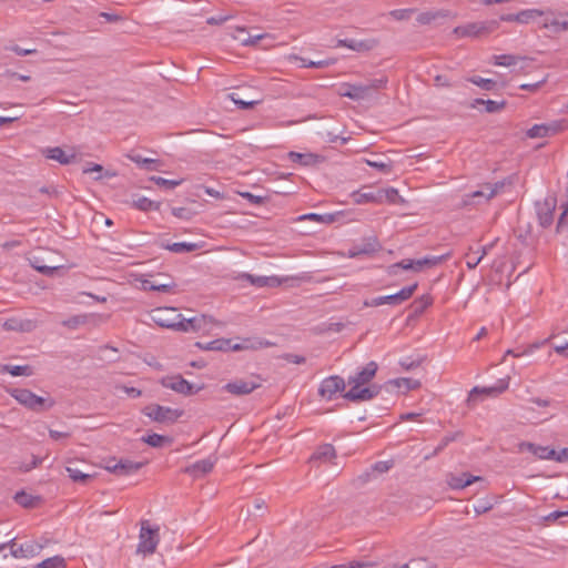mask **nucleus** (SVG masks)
Wrapping results in <instances>:
<instances>
[{"label": "nucleus", "mask_w": 568, "mask_h": 568, "mask_svg": "<svg viewBox=\"0 0 568 568\" xmlns=\"http://www.w3.org/2000/svg\"><path fill=\"white\" fill-rule=\"evenodd\" d=\"M377 369V363L371 361L365 366L359 368L353 376H349L347 382L352 387L343 395L344 398L357 403L371 400L376 397L381 388L376 385H367L375 377Z\"/></svg>", "instance_id": "1"}, {"label": "nucleus", "mask_w": 568, "mask_h": 568, "mask_svg": "<svg viewBox=\"0 0 568 568\" xmlns=\"http://www.w3.org/2000/svg\"><path fill=\"white\" fill-rule=\"evenodd\" d=\"M418 284L414 283L412 285L405 286L402 290H399L395 294L390 295H384V296H376L371 300L364 301V306L366 307H377L384 304H388L392 306H397L409 300L415 291L417 290Z\"/></svg>", "instance_id": "2"}, {"label": "nucleus", "mask_w": 568, "mask_h": 568, "mask_svg": "<svg viewBox=\"0 0 568 568\" xmlns=\"http://www.w3.org/2000/svg\"><path fill=\"white\" fill-rule=\"evenodd\" d=\"M10 395L21 405L24 407L40 412L44 409V404L48 402L47 408H51L54 405V400L45 399L41 396H38L33 392L27 389V388H14L10 392Z\"/></svg>", "instance_id": "3"}, {"label": "nucleus", "mask_w": 568, "mask_h": 568, "mask_svg": "<svg viewBox=\"0 0 568 568\" xmlns=\"http://www.w3.org/2000/svg\"><path fill=\"white\" fill-rule=\"evenodd\" d=\"M497 27V21L470 22L454 28L453 33L459 38H479L495 31Z\"/></svg>", "instance_id": "4"}, {"label": "nucleus", "mask_w": 568, "mask_h": 568, "mask_svg": "<svg viewBox=\"0 0 568 568\" xmlns=\"http://www.w3.org/2000/svg\"><path fill=\"white\" fill-rule=\"evenodd\" d=\"M159 540V528H151L149 521L143 520L139 535L138 551L144 555H152L156 550Z\"/></svg>", "instance_id": "5"}, {"label": "nucleus", "mask_w": 568, "mask_h": 568, "mask_svg": "<svg viewBox=\"0 0 568 568\" xmlns=\"http://www.w3.org/2000/svg\"><path fill=\"white\" fill-rule=\"evenodd\" d=\"M142 413L158 423H174L182 415L181 410L172 409L170 407L161 406L158 404L145 406Z\"/></svg>", "instance_id": "6"}, {"label": "nucleus", "mask_w": 568, "mask_h": 568, "mask_svg": "<svg viewBox=\"0 0 568 568\" xmlns=\"http://www.w3.org/2000/svg\"><path fill=\"white\" fill-rule=\"evenodd\" d=\"M178 317H180V320L176 322L156 321V323L161 327H166L179 332H199L205 325V317L203 315L194 316L191 318H183L181 315H178Z\"/></svg>", "instance_id": "7"}, {"label": "nucleus", "mask_w": 568, "mask_h": 568, "mask_svg": "<svg viewBox=\"0 0 568 568\" xmlns=\"http://www.w3.org/2000/svg\"><path fill=\"white\" fill-rule=\"evenodd\" d=\"M509 387V377L498 379L491 386H475L468 395V403H475L478 396L497 397Z\"/></svg>", "instance_id": "8"}, {"label": "nucleus", "mask_w": 568, "mask_h": 568, "mask_svg": "<svg viewBox=\"0 0 568 568\" xmlns=\"http://www.w3.org/2000/svg\"><path fill=\"white\" fill-rule=\"evenodd\" d=\"M345 389V381L338 375L324 378L318 387V394L327 400H332L338 393Z\"/></svg>", "instance_id": "9"}, {"label": "nucleus", "mask_w": 568, "mask_h": 568, "mask_svg": "<svg viewBox=\"0 0 568 568\" xmlns=\"http://www.w3.org/2000/svg\"><path fill=\"white\" fill-rule=\"evenodd\" d=\"M50 544V539H44V544L40 541L28 540L18 544V548L11 551V556L16 559H30L40 555V552Z\"/></svg>", "instance_id": "10"}, {"label": "nucleus", "mask_w": 568, "mask_h": 568, "mask_svg": "<svg viewBox=\"0 0 568 568\" xmlns=\"http://www.w3.org/2000/svg\"><path fill=\"white\" fill-rule=\"evenodd\" d=\"M566 128L567 124L564 121L535 124L527 131V136L530 139L547 138L564 131Z\"/></svg>", "instance_id": "11"}, {"label": "nucleus", "mask_w": 568, "mask_h": 568, "mask_svg": "<svg viewBox=\"0 0 568 568\" xmlns=\"http://www.w3.org/2000/svg\"><path fill=\"white\" fill-rule=\"evenodd\" d=\"M487 192L488 190H486L485 183L480 184L478 190L462 196L458 207L473 209L478 205L488 203L491 200V196H488Z\"/></svg>", "instance_id": "12"}, {"label": "nucleus", "mask_w": 568, "mask_h": 568, "mask_svg": "<svg viewBox=\"0 0 568 568\" xmlns=\"http://www.w3.org/2000/svg\"><path fill=\"white\" fill-rule=\"evenodd\" d=\"M379 44V41L375 38H367L363 40L357 39H339L337 40L336 47L338 48H347L353 51L364 53L369 52L377 48Z\"/></svg>", "instance_id": "13"}, {"label": "nucleus", "mask_w": 568, "mask_h": 568, "mask_svg": "<svg viewBox=\"0 0 568 568\" xmlns=\"http://www.w3.org/2000/svg\"><path fill=\"white\" fill-rule=\"evenodd\" d=\"M257 387L260 384L253 379H235L225 384L223 389L232 395L242 396L251 394Z\"/></svg>", "instance_id": "14"}, {"label": "nucleus", "mask_w": 568, "mask_h": 568, "mask_svg": "<svg viewBox=\"0 0 568 568\" xmlns=\"http://www.w3.org/2000/svg\"><path fill=\"white\" fill-rule=\"evenodd\" d=\"M162 385L165 388L172 389L183 395H191L195 393L194 386L181 375L164 377L162 379Z\"/></svg>", "instance_id": "15"}, {"label": "nucleus", "mask_w": 568, "mask_h": 568, "mask_svg": "<svg viewBox=\"0 0 568 568\" xmlns=\"http://www.w3.org/2000/svg\"><path fill=\"white\" fill-rule=\"evenodd\" d=\"M234 280L236 281H246L253 286L256 287H274L281 284V281L276 276H264V275H253L250 273H239Z\"/></svg>", "instance_id": "16"}, {"label": "nucleus", "mask_w": 568, "mask_h": 568, "mask_svg": "<svg viewBox=\"0 0 568 568\" xmlns=\"http://www.w3.org/2000/svg\"><path fill=\"white\" fill-rule=\"evenodd\" d=\"M483 480H484L483 477L475 476L469 473H462L459 475L450 474L447 477V485L453 490H462V489L473 485L474 483L483 481Z\"/></svg>", "instance_id": "17"}, {"label": "nucleus", "mask_w": 568, "mask_h": 568, "mask_svg": "<svg viewBox=\"0 0 568 568\" xmlns=\"http://www.w3.org/2000/svg\"><path fill=\"white\" fill-rule=\"evenodd\" d=\"M215 463V457H207L185 467L184 473L190 474L193 477H200L209 474L213 469Z\"/></svg>", "instance_id": "18"}, {"label": "nucleus", "mask_w": 568, "mask_h": 568, "mask_svg": "<svg viewBox=\"0 0 568 568\" xmlns=\"http://www.w3.org/2000/svg\"><path fill=\"white\" fill-rule=\"evenodd\" d=\"M555 212V202L546 200L544 203L537 204V216L539 224L542 227H548L552 224Z\"/></svg>", "instance_id": "19"}, {"label": "nucleus", "mask_w": 568, "mask_h": 568, "mask_svg": "<svg viewBox=\"0 0 568 568\" xmlns=\"http://www.w3.org/2000/svg\"><path fill=\"white\" fill-rule=\"evenodd\" d=\"M353 202L356 204H366V203H382L383 202V192L382 191H365L358 190L354 191L351 194Z\"/></svg>", "instance_id": "20"}, {"label": "nucleus", "mask_w": 568, "mask_h": 568, "mask_svg": "<svg viewBox=\"0 0 568 568\" xmlns=\"http://www.w3.org/2000/svg\"><path fill=\"white\" fill-rule=\"evenodd\" d=\"M199 345L201 348L207 351H240L246 347L241 344H232V341L227 338H216L214 341L207 342L205 345Z\"/></svg>", "instance_id": "21"}, {"label": "nucleus", "mask_w": 568, "mask_h": 568, "mask_svg": "<svg viewBox=\"0 0 568 568\" xmlns=\"http://www.w3.org/2000/svg\"><path fill=\"white\" fill-rule=\"evenodd\" d=\"M45 158L54 160L62 165L72 163L75 160V153L67 154L60 146L48 148L43 151Z\"/></svg>", "instance_id": "22"}, {"label": "nucleus", "mask_w": 568, "mask_h": 568, "mask_svg": "<svg viewBox=\"0 0 568 568\" xmlns=\"http://www.w3.org/2000/svg\"><path fill=\"white\" fill-rule=\"evenodd\" d=\"M288 159L294 162L298 163L303 166H311L320 163L322 161V156L315 153H300L291 151L288 153Z\"/></svg>", "instance_id": "23"}, {"label": "nucleus", "mask_w": 568, "mask_h": 568, "mask_svg": "<svg viewBox=\"0 0 568 568\" xmlns=\"http://www.w3.org/2000/svg\"><path fill=\"white\" fill-rule=\"evenodd\" d=\"M456 14L453 13L449 10L440 9L435 11H426L422 12L417 17V21L420 24H429L433 21H436L438 19H446V18H455Z\"/></svg>", "instance_id": "24"}, {"label": "nucleus", "mask_w": 568, "mask_h": 568, "mask_svg": "<svg viewBox=\"0 0 568 568\" xmlns=\"http://www.w3.org/2000/svg\"><path fill=\"white\" fill-rule=\"evenodd\" d=\"M545 19L542 22V28L552 29L555 32L566 31L568 30V21L559 20L558 17L554 16L551 10L545 11Z\"/></svg>", "instance_id": "25"}, {"label": "nucleus", "mask_w": 568, "mask_h": 568, "mask_svg": "<svg viewBox=\"0 0 568 568\" xmlns=\"http://www.w3.org/2000/svg\"><path fill=\"white\" fill-rule=\"evenodd\" d=\"M336 457V450L332 444H323L311 456V462H331Z\"/></svg>", "instance_id": "26"}, {"label": "nucleus", "mask_w": 568, "mask_h": 568, "mask_svg": "<svg viewBox=\"0 0 568 568\" xmlns=\"http://www.w3.org/2000/svg\"><path fill=\"white\" fill-rule=\"evenodd\" d=\"M141 463H134L131 460H120L115 463L113 466H108L106 468L114 474L129 475L138 471L141 468Z\"/></svg>", "instance_id": "27"}, {"label": "nucleus", "mask_w": 568, "mask_h": 568, "mask_svg": "<svg viewBox=\"0 0 568 568\" xmlns=\"http://www.w3.org/2000/svg\"><path fill=\"white\" fill-rule=\"evenodd\" d=\"M13 500L23 508L31 509L36 508L41 503L40 496H33L26 493L24 490L17 491L13 496Z\"/></svg>", "instance_id": "28"}, {"label": "nucleus", "mask_w": 568, "mask_h": 568, "mask_svg": "<svg viewBox=\"0 0 568 568\" xmlns=\"http://www.w3.org/2000/svg\"><path fill=\"white\" fill-rule=\"evenodd\" d=\"M449 254L440 255V256H425L423 258L414 260L415 272H420L425 267H434L442 264L444 261L448 258Z\"/></svg>", "instance_id": "29"}, {"label": "nucleus", "mask_w": 568, "mask_h": 568, "mask_svg": "<svg viewBox=\"0 0 568 568\" xmlns=\"http://www.w3.org/2000/svg\"><path fill=\"white\" fill-rule=\"evenodd\" d=\"M379 248L378 241L374 237L372 241H368L367 243L363 245L354 246L349 250L348 256L349 257H357L359 255H369L375 252H377Z\"/></svg>", "instance_id": "30"}, {"label": "nucleus", "mask_w": 568, "mask_h": 568, "mask_svg": "<svg viewBox=\"0 0 568 568\" xmlns=\"http://www.w3.org/2000/svg\"><path fill=\"white\" fill-rule=\"evenodd\" d=\"M160 203L148 199L146 196H136L132 200V206L142 212L159 211Z\"/></svg>", "instance_id": "31"}, {"label": "nucleus", "mask_w": 568, "mask_h": 568, "mask_svg": "<svg viewBox=\"0 0 568 568\" xmlns=\"http://www.w3.org/2000/svg\"><path fill=\"white\" fill-rule=\"evenodd\" d=\"M160 247L169 250L173 253L181 254L185 252H193L195 251L199 245L196 243H190V242H175V243H160Z\"/></svg>", "instance_id": "32"}, {"label": "nucleus", "mask_w": 568, "mask_h": 568, "mask_svg": "<svg viewBox=\"0 0 568 568\" xmlns=\"http://www.w3.org/2000/svg\"><path fill=\"white\" fill-rule=\"evenodd\" d=\"M345 87H346V90L344 92H342L343 97L349 98L355 101L363 100L367 97L366 88H364L363 83L346 84Z\"/></svg>", "instance_id": "33"}, {"label": "nucleus", "mask_w": 568, "mask_h": 568, "mask_svg": "<svg viewBox=\"0 0 568 568\" xmlns=\"http://www.w3.org/2000/svg\"><path fill=\"white\" fill-rule=\"evenodd\" d=\"M513 178L508 176L495 183H485V185L486 190H488V196H491V199H494L496 195L503 193L506 186L513 185Z\"/></svg>", "instance_id": "34"}, {"label": "nucleus", "mask_w": 568, "mask_h": 568, "mask_svg": "<svg viewBox=\"0 0 568 568\" xmlns=\"http://www.w3.org/2000/svg\"><path fill=\"white\" fill-rule=\"evenodd\" d=\"M517 447H518L519 453L529 452L537 459H540V460H541V456L545 455V449H546V446H541V445L530 443V442H520Z\"/></svg>", "instance_id": "35"}, {"label": "nucleus", "mask_w": 568, "mask_h": 568, "mask_svg": "<svg viewBox=\"0 0 568 568\" xmlns=\"http://www.w3.org/2000/svg\"><path fill=\"white\" fill-rule=\"evenodd\" d=\"M141 440L151 447L160 448L166 444H171L172 439L168 436L160 434H148L141 438Z\"/></svg>", "instance_id": "36"}, {"label": "nucleus", "mask_w": 568, "mask_h": 568, "mask_svg": "<svg viewBox=\"0 0 568 568\" xmlns=\"http://www.w3.org/2000/svg\"><path fill=\"white\" fill-rule=\"evenodd\" d=\"M128 158L134 162L135 164H138L139 166L141 168H144L146 170H156V165L159 164V161L158 160H154V159H149V158H143L141 154H136V153H130L128 154Z\"/></svg>", "instance_id": "37"}, {"label": "nucleus", "mask_w": 568, "mask_h": 568, "mask_svg": "<svg viewBox=\"0 0 568 568\" xmlns=\"http://www.w3.org/2000/svg\"><path fill=\"white\" fill-rule=\"evenodd\" d=\"M2 372H8L12 376H31L33 368L30 365H3Z\"/></svg>", "instance_id": "38"}, {"label": "nucleus", "mask_w": 568, "mask_h": 568, "mask_svg": "<svg viewBox=\"0 0 568 568\" xmlns=\"http://www.w3.org/2000/svg\"><path fill=\"white\" fill-rule=\"evenodd\" d=\"M67 561L65 559L60 556L55 555L52 557H49L41 562L37 564L36 568H65Z\"/></svg>", "instance_id": "39"}, {"label": "nucleus", "mask_w": 568, "mask_h": 568, "mask_svg": "<svg viewBox=\"0 0 568 568\" xmlns=\"http://www.w3.org/2000/svg\"><path fill=\"white\" fill-rule=\"evenodd\" d=\"M545 11L539 9H525L516 13V18H518L517 22L521 24L528 23L530 20L536 17H542Z\"/></svg>", "instance_id": "40"}, {"label": "nucleus", "mask_w": 568, "mask_h": 568, "mask_svg": "<svg viewBox=\"0 0 568 568\" xmlns=\"http://www.w3.org/2000/svg\"><path fill=\"white\" fill-rule=\"evenodd\" d=\"M294 60L301 62L302 68H314V69H323L333 63V60H320V61H312L307 60L305 58L298 57V55H292Z\"/></svg>", "instance_id": "41"}, {"label": "nucleus", "mask_w": 568, "mask_h": 568, "mask_svg": "<svg viewBox=\"0 0 568 568\" xmlns=\"http://www.w3.org/2000/svg\"><path fill=\"white\" fill-rule=\"evenodd\" d=\"M65 471L68 473V476L74 483L85 484L89 479L92 478V476L90 474L83 473L80 469L71 467V466L65 467Z\"/></svg>", "instance_id": "42"}, {"label": "nucleus", "mask_w": 568, "mask_h": 568, "mask_svg": "<svg viewBox=\"0 0 568 568\" xmlns=\"http://www.w3.org/2000/svg\"><path fill=\"white\" fill-rule=\"evenodd\" d=\"M433 303V298L430 295L426 294L418 298H416L412 306L414 308L415 314H422L428 306Z\"/></svg>", "instance_id": "43"}, {"label": "nucleus", "mask_w": 568, "mask_h": 568, "mask_svg": "<svg viewBox=\"0 0 568 568\" xmlns=\"http://www.w3.org/2000/svg\"><path fill=\"white\" fill-rule=\"evenodd\" d=\"M467 80L470 83H473L484 90H487V91L493 90L496 85V82L493 79H485V78H481L478 75L470 77Z\"/></svg>", "instance_id": "44"}, {"label": "nucleus", "mask_w": 568, "mask_h": 568, "mask_svg": "<svg viewBox=\"0 0 568 568\" xmlns=\"http://www.w3.org/2000/svg\"><path fill=\"white\" fill-rule=\"evenodd\" d=\"M387 83V77H381L369 80L367 83L364 84V88H366V94L368 95L371 91H376L386 88Z\"/></svg>", "instance_id": "45"}, {"label": "nucleus", "mask_w": 568, "mask_h": 568, "mask_svg": "<svg viewBox=\"0 0 568 568\" xmlns=\"http://www.w3.org/2000/svg\"><path fill=\"white\" fill-rule=\"evenodd\" d=\"M518 57L514 54H498L494 55V64L499 67H511L515 65Z\"/></svg>", "instance_id": "46"}, {"label": "nucleus", "mask_w": 568, "mask_h": 568, "mask_svg": "<svg viewBox=\"0 0 568 568\" xmlns=\"http://www.w3.org/2000/svg\"><path fill=\"white\" fill-rule=\"evenodd\" d=\"M392 383H394L398 388L404 387L407 390L416 389L420 386V383L417 379L406 377L397 378L392 381Z\"/></svg>", "instance_id": "47"}, {"label": "nucleus", "mask_w": 568, "mask_h": 568, "mask_svg": "<svg viewBox=\"0 0 568 568\" xmlns=\"http://www.w3.org/2000/svg\"><path fill=\"white\" fill-rule=\"evenodd\" d=\"M31 266L44 275H51L58 268L57 266H48L43 264L39 257H33L31 260Z\"/></svg>", "instance_id": "48"}, {"label": "nucleus", "mask_w": 568, "mask_h": 568, "mask_svg": "<svg viewBox=\"0 0 568 568\" xmlns=\"http://www.w3.org/2000/svg\"><path fill=\"white\" fill-rule=\"evenodd\" d=\"M151 181L168 190H172L182 183V180H168L161 176H152Z\"/></svg>", "instance_id": "49"}, {"label": "nucleus", "mask_w": 568, "mask_h": 568, "mask_svg": "<svg viewBox=\"0 0 568 568\" xmlns=\"http://www.w3.org/2000/svg\"><path fill=\"white\" fill-rule=\"evenodd\" d=\"M552 337H554V335H551L548 338H545L542 341H537V342H534V343L527 345L525 348L521 349V353L519 355H531L537 349L545 346Z\"/></svg>", "instance_id": "50"}, {"label": "nucleus", "mask_w": 568, "mask_h": 568, "mask_svg": "<svg viewBox=\"0 0 568 568\" xmlns=\"http://www.w3.org/2000/svg\"><path fill=\"white\" fill-rule=\"evenodd\" d=\"M230 99L241 110L252 109L260 102V101H244V100L240 99L236 93H231Z\"/></svg>", "instance_id": "51"}, {"label": "nucleus", "mask_w": 568, "mask_h": 568, "mask_svg": "<svg viewBox=\"0 0 568 568\" xmlns=\"http://www.w3.org/2000/svg\"><path fill=\"white\" fill-rule=\"evenodd\" d=\"M366 163L382 173H389L392 170L389 162L366 160Z\"/></svg>", "instance_id": "52"}, {"label": "nucleus", "mask_w": 568, "mask_h": 568, "mask_svg": "<svg viewBox=\"0 0 568 568\" xmlns=\"http://www.w3.org/2000/svg\"><path fill=\"white\" fill-rule=\"evenodd\" d=\"M506 102L505 101H494V100H486L485 101V110L488 113H494L503 110L505 108Z\"/></svg>", "instance_id": "53"}, {"label": "nucleus", "mask_w": 568, "mask_h": 568, "mask_svg": "<svg viewBox=\"0 0 568 568\" xmlns=\"http://www.w3.org/2000/svg\"><path fill=\"white\" fill-rule=\"evenodd\" d=\"M562 518L564 520L561 521V524L566 525L568 524V510L566 511H560V510H555L552 513H550L549 515H547L545 517V520L547 521H555L557 519H560Z\"/></svg>", "instance_id": "54"}, {"label": "nucleus", "mask_w": 568, "mask_h": 568, "mask_svg": "<svg viewBox=\"0 0 568 568\" xmlns=\"http://www.w3.org/2000/svg\"><path fill=\"white\" fill-rule=\"evenodd\" d=\"M175 283L174 282H169V283H160L159 286H148L149 291H158V292H162V293H174V288H175Z\"/></svg>", "instance_id": "55"}, {"label": "nucleus", "mask_w": 568, "mask_h": 568, "mask_svg": "<svg viewBox=\"0 0 568 568\" xmlns=\"http://www.w3.org/2000/svg\"><path fill=\"white\" fill-rule=\"evenodd\" d=\"M41 463H42L41 458H39L37 456H32V459L29 460L28 464H22L19 466V470L22 473H28V471L32 470L33 468H37Z\"/></svg>", "instance_id": "56"}, {"label": "nucleus", "mask_w": 568, "mask_h": 568, "mask_svg": "<svg viewBox=\"0 0 568 568\" xmlns=\"http://www.w3.org/2000/svg\"><path fill=\"white\" fill-rule=\"evenodd\" d=\"M389 268L390 270L403 268L405 271H414L415 272L414 260H410V258L402 260L400 262H397V263L390 265Z\"/></svg>", "instance_id": "57"}, {"label": "nucleus", "mask_w": 568, "mask_h": 568, "mask_svg": "<svg viewBox=\"0 0 568 568\" xmlns=\"http://www.w3.org/2000/svg\"><path fill=\"white\" fill-rule=\"evenodd\" d=\"M85 322L84 316L75 315L62 322V324L70 328H75Z\"/></svg>", "instance_id": "58"}, {"label": "nucleus", "mask_w": 568, "mask_h": 568, "mask_svg": "<svg viewBox=\"0 0 568 568\" xmlns=\"http://www.w3.org/2000/svg\"><path fill=\"white\" fill-rule=\"evenodd\" d=\"M368 562L362 560H354L341 565H334L331 568H365L368 567Z\"/></svg>", "instance_id": "59"}, {"label": "nucleus", "mask_w": 568, "mask_h": 568, "mask_svg": "<svg viewBox=\"0 0 568 568\" xmlns=\"http://www.w3.org/2000/svg\"><path fill=\"white\" fill-rule=\"evenodd\" d=\"M412 568H436V566L425 558L413 559L409 561Z\"/></svg>", "instance_id": "60"}, {"label": "nucleus", "mask_w": 568, "mask_h": 568, "mask_svg": "<svg viewBox=\"0 0 568 568\" xmlns=\"http://www.w3.org/2000/svg\"><path fill=\"white\" fill-rule=\"evenodd\" d=\"M481 260H483V255L477 256L476 254L467 253L466 254V266L469 270H474L480 263Z\"/></svg>", "instance_id": "61"}, {"label": "nucleus", "mask_w": 568, "mask_h": 568, "mask_svg": "<svg viewBox=\"0 0 568 568\" xmlns=\"http://www.w3.org/2000/svg\"><path fill=\"white\" fill-rule=\"evenodd\" d=\"M381 191L383 192V199L386 197L389 203H396L397 199L400 197L398 191L394 187Z\"/></svg>", "instance_id": "62"}, {"label": "nucleus", "mask_w": 568, "mask_h": 568, "mask_svg": "<svg viewBox=\"0 0 568 568\" xmlns=\"http://www.w3.org/2000/svg\"><path fill=\"white\" fill-rule=\"evenodd\" d=\"M419 364H420L419 361H414L410 357H404V358H402L399 361L400 367L406 369V371H410L413 368H416L417 366H419Z\"/></svg>", "instance_id": "63"}, {"label": "nucleus", "mask_w": 568, "mask_h": 568, "mask_svg": "<svg viewBox=\"0 0 568 568\" xmlns=\"http://www.w3.org/2000/svg\"><path fill=\"white\" fill-rule=\"evenodd\" d=\"M566 225H568V202L558 219L557 229L559 230Z\"/></svg>", "instance_id": "64"}]
</instances>
